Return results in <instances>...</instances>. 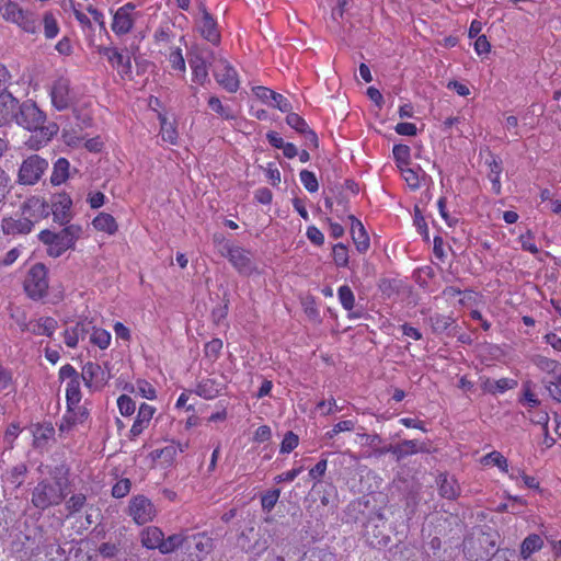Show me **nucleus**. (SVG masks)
Wrapping results in <instances>:
<instances>
[{
	"instance_id": "f257e3e1",
	"label": "nucleus",
	"mask_w": 561,
	"mask_h": 561,
	"mask_svg": "<svg viewBox=\"0 0 561 561\" xmlns=\"http://www.w3.org/2000/svg\"><path fill=\"white\" fill-rule=\"evenodd\" d=\"M14 121L30 131L39 130L45 144L58 131V126L54 123L44 126L46 114L32 101H25L22 104L18 102Z\"/></svg>"
},
{
	"instance_id": "f03ea898",
	"label": "nucleus",
	"mask_w": 561,
	"mask_h": 561,
	"mask_svg": "<svg viewBox=\"0 0 561 561\" xmlns=\"http://www.w3.org/2000/svg\"><path fill=\"white\" fill-rule=\"evenodd\" d=\"M67 486L66 478H57L55 481L44 479L32 491V504L41 511L57 506L65 500Z\"/></svg>"
},
{
	"instance_id": "7ed1b4c3",
	"label": "nucleus",
	"mask_w": 561,
	"mask_h": 561,
	"mask_svg": "<svg viewBox=\"0 0 561 561\" xmlns=\"http://www.w3.org/2000/svg\"><path fill=\"white\" fill-rule=\"evenodd\" d=\"M145 14L136 4L128 2L119 7L113 14L112 31L116 35H125L142 23Z\"/></svg>"
},
{
	"instance_id": "20e7f679",
	"label": "nucleus",
	"mask_w": 561,
	"mask_h": 561,
	"mask_svg": "<svg viewBox=\"0 0 561 561\" xmlns=\"http://www.w3.org/2000/svg\"><path fill=\"white\" fill-rule=\"evenodd\" d=\"M0 13L5 21L16 24L27 33L34 34L37 30L35 19L21 8L18 0H0Z\"/></svg>"
},
{
	"instance_id": "39448f33",
	"label": "nucleus",
	"mask_w": 561,
	"mask_h": 561,
	"mask_svg": "<svg viewBox=\"0 0 561 561\" xmlns=\"http://www.w3.org/2000/svg\"><path fill=\"white\" fill-rule=\"evenodd\" d=\"M222 255L228 259L230 264L241 275L250 276L259 273L257 265L250 250L227 242L222 247Z\"/></svg>"
},
{
	"instance_id": "423d86ee",
	"label": "nucleus",
	"mask_w": 561,
	"mask_h": 561,
	"mask_svg": "<svg viewBox=\"0 0 561 561\" xmlns=\"http://www.w3.org/2000/svg\"><path fill=\"white\" fill-rule=\"evenodd\" d=\"M50 102L57 111L70 108L76 101V95L70 87V80L66 77L56 78L48 90Z\"/></svg>"
},
{
	"instance_id": "0eeeda50",
	"label": "nucleus",
	"mask_w": 561,
	"mask_h": 561,
	"mask_svg": "<svg viewBox=\"0 0 561 561\" xmlns=\"http://www.w3.org/2000/svg\"><path fill=\"white\" fill-rule=\"evenodd\" d=\"M496 535L482 533L477 539L465 541V553L471 561H480L493 553L496 547Z\"/></svg>"
},
{
	"instance_id": "6e6552de",
	"label": "nucleus",
	"mask_w": 561,
	"mask_h": 561,
	"mask_svg": "<svg viewBox=\"0 0 561 561\" xmlns=\"http://www.w3.org/2000/svg\"><path fill=\"white\" fill-rule=\"evenodd\" d=\"M48 168V162L37 154L25 159L19 170L18 182L23 185L37 183Z\"/></svg>"
},
{
	"instance_id": "1a4fd4ad",
	"label": "nucleus",
	"mask_w": 561,
	"mask_h": 561,
	"mask_svg": "<svg viewBox=\"0 0 561 561\" xmlns=\"http://www.w3.org/2000/svg\"><path fill=\"white\" fill-rule=\"evenodd\" d=\"M24 289L33 299L42 298L48 289L47 271L43 264H35L24 280Z\"/></svg>"
},
{
	"instance_id": "9d476101",
	"label": "nucleus",
	"mask_w": 561,
	"mask_h": 561,
	"mask_svg": "<svg viewBox=\"0 0 561 561\" xmlns=\"http://www.w3.org/2000/svg\"><path fill=\"white\" fill-rule=\"evenodd\" d=\"M128 513L136 524L144 525L156 517L157 510L148 497L137 495L130 500Z\"/></svg>"
},
{
	"instance_id": "9b49d317",
	"label": "nucleus",
	"mask_w": 561,
	"mask_h": 561,
	"mask_svg": "<svg viewBox=\"0 0 561 561\" xmlns=\"http://www.w3.org/2000/svg\"><path fill=\"white\" fill-rule=\"evenodd\" d=\"M105 367L99 363L88 362L82 368L84 385L91 390H100L112 377L111 371L104 362Z\"/></svg>"
},
{
	"instance_id": "f8f14e48",
	"label": "nucleus",
	"mask_w": 561,
	"mask_h": 561,
	"mask_svg": "<svg viewBox=\"0 0 561 561\" xmlns=\"http://www.w3.org/2000/svg\"><path fill=\"white\" fill-rule=\"evenodd\" d=\"M216 81L228 92H236L239 89L237 71L225 59L216 60L213 69Z\"/></svg>"
},
{
	"instance_id": "ddd939ff",
	"label": "nucleus",
	"mask_w": 561,
	"mask_h": 561,
	"mask_svg": "<svg viewBox=\"0 0 561 561\" xmlns=\"http://www.w3.org/2000/svg\"><path fill=\"white\" fill-rule=\"evenodd\" d=\"M66 399L69 412H73L76 408L79 409L80 416L73 413V415L69 416V420L73 423L82 422L84 417H87V411L79 407L81 401V391H80V380L79 378H71L67 382L66 387Z\"/></svg>"
},
{
	"instance_id": "4468645a",
	"label": "nucleus",
	"mask_w": 561,
	"mask_h": 561,
	"mask_svg": "<svg viewBox=\"0 0 561 561\" xmlns=\"http://www.w3.org/2000/svg\"><path fill=\"white\" fill-rule=\"evenodd\" d=\"M80 232L79 227L70 226L58 233V238L54 243L47 248V253L53 257L60 256L64 252L70 249Z\"/></svg>"
},
{
	"instance_id": "2eb2a0df",
	"label": "nucleus",
	"mask_w": 561,
	"mask_h": 561,
	"mask_svg": "<svg viewBox=\"0 0 561 561\" xmlns=\"http://www.w3.org/2000/svg\"><path fill=\"white\" fill-rule=\"evenodd\" d=\"M98 51L100 55L106 57L108 62L116 68L117 72L122 77L129 76L131 73L130 58L117 48L101 46Z\"/></svg>"
},
{
	"instance_id": "dca6fc26",
	"label": "nucleus",
	"mask_w": 561,
	"mask_h": 561,
	"mask_svg": "<svg viewBox=\"0 0 561 561\" xmlns=\"http://www.w3.org/2000/svg\"><path fill=\"white\" fill-rule=\"evenodd\" d=\"M23 216L31 218L33 224L48 216L50 207L48 203L39 196L27 198L23 205Z\"/></svg>"
},
{
	"instance_id": "f3484780",
	"label": "nucleus",
	"mask_w": 561,
	"mask_h": 561,
	"mask_svg": "<svg viewBox=\"0 0 561 561\" xmlns=\"http://www.w3.org/2000/svg\"><path fill=\"white\" fill-rule=\"evenodd\" d=\"M424 451H427L425 443H419L416 439H404L397 445L390 444L389 453L394 456L397 461H401L408 456Z\"/></svg>"
},
{
	"instance_id": "a211bd4d",
	"label": "nucleus",
	"mask_w": 561,
	"mask_h": 561,
	"mask_svg": "<svg viewBox=\"0 0 561 561\" xmlns=\"http://www.w3.org/2000/svg\"><path fill=\"white\" fill-rule=\"evenodd\" d=\"M72 201L67 194H58L53 202L51 211L54 219L60 224H66L71 217Z\"/></svg>"
},
{
	"instance_id": "6ab92c4d",
	"label": "nucleus",
	"mask_w": 561,
	"mask_h": 561,
	"mask_svg": "<svg viewBox=\"0 0 561 561\" xmlns=\"http://www.w3.org/2000/svg\"><path fill=\"white\" fill-rule=\"evenodd\" d=\"M286 123L291 128H294L295 130H297L298 133H300L301 135L305 136V140L308 146H313V147L318 146V137H317L316 133L309 128L306 121L302 117H300L298 114L289 113L286 116Z\"/></svg>"
},
{
	"instance_id": "aec40b11",
	"label": "nucleus",
	"mask_w": 561,
	"mask_h": 561,
	"mask_svg": "<svg viewBox=\"0 0 561 561\" xmlns=\"http://www.w3.org/2000/svg\"><path fill=\"white\" fill-rule=\"evenodd\" d=\"M225 385L216 378L202 379L195 389V393L205 400L217 398L224 390Z\"/></svg>"
},
{
	"instance_id": "412c9836",
	"label": "nucleus",
	"mask_w": 561,
	"mask_h": 561,
	"mask_svg": "<svg viewBox=\"0 0 561 561\" xmlns=\"http://www.w3.org/2000/svg\"><path fill=\"white\" fill-rule=\"evenodd\" d=\"M32 434L33 446L37 449H44L48 446L49 442L54 439L55 428L49 422L36 424L33 426Z\"/></svg>"
},
{
	"instance_id": "4be33fe9",
	"label": "nucleus",
	"mask_w": 561,
	"mask_h": 561,
	"mask_svg": "<svg viewBox=\"0 0 561 561\" xmlns=\"http://www.w3.org/2000/svg\"><path fill=\"white\" fill-rule=\"evenodd\" d=\"M186 538V550L190 552L206 556L213 550V539L205 533L187 535Z\"/></svg>"
},
{
	"instance_id": "5701e85b",
	"label": "nucleus",
	"mask_w": 561,
	"mask_h": 561,
	"mask_svg": "<svg viewBox=\"0 0 561 561\" xmlns=\"http://www.w3.org/2000/svg\"><path fill=\"white\" fill-rule=\"evenodd\" d=\"M156 409L147 403L140 404L136 420L130 428V436L133 438L139 436L145 428L148 427Z\"/></svg>"
},
{
	"instance_id": "b1692460",
	"label": "nucleus",
	"mask_w": 561,
	"mask_h": 561,
	"mask_svg": "<svg viewBox=\"0 0 561 561\" xmlns=\"http://www.w3.org/2000/svg\"><path fill=\"white\" fill-rule=\"evenodd\" d=\"M351 220V234L354 241V244L358 252H366L369 249L370 241L369 237L363 226V224L356 219L354 216H348Z\"/></svg>"
},
{
	"instance_id": "393cba45",
	"label": "nucleus",
	"mask_w": 561,
	"mask_h": 561,
	"mask_svg": "<svg viewBox=\"0 0 561 561\" xmlns=\"http://www.w3.org/2000/svg\"><path fill=\"white\" fill-rule=\"evenodd\" d=\"M18 110V100L10 93L0 94V126H4L14 121Z\"/></svg>"
},
{
	"instance_id": "a878e982",
	"label": "nucleus",
	"mask_w": 561,
	"mask_h": 561,
	"mask_svg": "<svg viewBox=\"0 0 561 561\" xmlns=\"http://www.w3.org/2000/svg\"><path fill=\"white\" fill-rule=\"evenodd\" d=\"M364 445L370 448L369 457L380 458L390 451V444H383L379 434H358Z\"/></svg>"
},
{
	"instance_id": "bb28decb",
	"label": "nucleus",
	"mask_w": 561,
	"mask_h": 561,
	"mask_svg": "<svg viewBox=\"0 0 561 561\" xmlns=\"http://www.w3.org/2000/svg\"><path fill=\"white\" fill-rule=\"evenodd\" d=\"M188 65L192 70L193 81L205 84L208 80V67L205 58L198 53H194L188 58Z\"/></svg>"
},
{
	"instance_id": "cd10ccee",
	"label": "nucleus",
	"mask_w": 561,
	"mask_h": 561,
	"mask_svg": "<svg viewBox=\"0 0 561 561\" xmlns=\"http://www.w3.org/2000/svg\"><path fill=\"white\" fill-rule=\"evenodd\" d=\"M163 535L159 527L148 526L140 531V542L147 549L160 551Z\"/></svg>"
},
{
	"instance_id": "c85d7f7f",
	"label": "nucleus",
	"mask_w": 561,
	"mask_h": 561,
	"mask_svg": "<svg viewBox=\"0 0 561 561\" xmlns=\"http://www.w3.org/2000/svg\"><path fill=\"white\" fill-rule=\"evenodd\" d=\"M34 224L31 218L23 216L22 218H7L2 221V229L5 233H28L31 232Z\"/></svg>"
},
{
	"instance_id": "c756f323",
	"label": "nucleus",
	"mask_w": 561,
	"mask_h": 561,
	"mask_svg": "<svg viewBox=\"0 0 561 561\" xmlns=\"http://www.w3.org/2000/svg\"><path fill=\"white\" fill-rule=\"evenodd\" d=\"M534 363L547 374L543 379L558 380L561 378V364L542 355L534 357Z\"/></svg>"
},
{
	"instance_id": "7c9ffc66",
	"label": "nucleus",
	"mask_w": 561,
	"mask_h": 561,
	"mask_svg": "<svg viewBox=\"0 0 561 561\" xmlns=\"http://www.w3.org/2000/svg\"><path fill=\"white\" fill-rule=\"evenodd\" d=\"M90 322L85 323V335L89 336L90 343L101 350L107 348L111 343L110 332L101 328L90 327Z\"/></svg>"
},
{
	"instance_id": "2f4dec72",
	"label": "nucleus",
	"mask_w": 561,
	"mask_h": 561,
	"mask_svg": "<svg viewBox=\"0 0 561 561\" xmlns=\"http://www.w3.org/2000/svg\"><path fill=\"white\" fill-rule=\"evenodd\" d=\"M202 12L203 18L199 22L201 33L207 41L217 43L219 41V34L216 28V22L204 7H202Z\"/></svg>"
},
{
	"instance_id": "473e14b6",
	"label": "nucleus",
	"mask_w": 561,
	"mask_h": 561,
	"mask_svg": "<svg viewBox=\"0 0 561 561\" xmlns=\"http://www.w3.org/2000/svg\"><path fill=\"white\" fill-rule=\"evenodd\" d=\"M159 51L167 57L173 70L181 72L182 76L185 73L186 66L180 46H170L168 50L163 51L160 49Z\"/></svg>"
},
{
	"instance_id": "72a5a7b5",
	"label": "nucleus",
	"mask_w": 561,
	"mask_h": 561,
	"mask_svg": "<svg viewBox=\"0 0 561 561\" xmlns=\"http://www.w3.org/2000/svg\"><path fill=\"white\" fill-rule=\"evenodd\" d=\"M95 230L114 234L118 230V225L115 218L107 213H100L92 221Z\"/></svg>"
},
{
	"instance_id": "f704fd0d",
	"label": "nucleus",
	"mask_w": 561,
	"mask_h": 561,
	"mask_svg": "<svg viewBox=\"0 0 561 561\" xmlns=\"http://www.w3.org/2000/svg\"><path fill=\"white\" fill-rule=\"evenodd\" d=\"M439 494L448 500H454L459 495L460 489L457 481L447 474H440L438 479Z\"/></svg>"
},
{
	"instance_id": "c9c22d12",
	"label": "nucleus",
	"mask_w": 561,
	"mask_h": 561,
	"mask_svg": "<svg viewBox=\"0 0 561 561\" xmlns=\"http://www.w3.org/2000/svg\"><path fill=\"white\" fill-rule=\"evenodd\" d=\"M187 535L180 533V534H173L169 536L168 538H162V545L160 547V553L162 554H169L174 552L181 547L186 548V540Z\"/></svg>"
},
{
	"instance_id": "e433bc0d",
	"label": "nucleus",
	"mask_w": 561,
	"mask_h": 561,
	"mask_svg": "<svg viewBox=\"0 0 561 561\" xmlns=\"http://www.w3.org/2000/svg\"><path fill=\"white\" fill-rule=\"evenodd\" d=\"M69 161L65 158H59L54 164L50 183L53 185H61L65 183L69 178Z\"/></svg>"
},
{
	"instance_id": "4c0bfd02",
	"label": "nucleus",
	"mask_w": 561,
	"mask_h": 561,
	"mask_svg": "<svg viewBox=\"0 0 561 561\" xmlns=\"http://www.w3.org/2000/svg\"><path fill=\"white\" fill-rule=\"evenodd\" d=\"M543 547V540L537 534L527 536L520 545V556L527 560L534 552L539 551Z\"/></svg>"
},
{
	"instance_id": "58836bf2",
	"label": "nucleus",
	"mask_w": 561,
	"mask_h": 561,
	"mask_svg": "<svg viewBox=\"0 0 561 561\" xmlns=\"http://www.w3.org/2000/svg\"><path fill=\"white\" fill-rule=\"evenodd\" d=\"M400 171L403 180L409 185V187H411L412 190H417L421 186L423 172L421 171L420 168L413 169L409 168L408 165L405 168L400 169Z\"/></svg>"
},
{
	"instance_id": "ea45409f",
	"label": "nucleus",
	"mask_w": 561,
	"mask_h": 561,
	"mask_svg": "<svg viewBox=\"0 0 561 561\" xmlns=\"http://www.w3.org/2000/svg\"><path fill=\"white\" fill-rule=\"evenodd\" d=\"M489 174L488 178L490 182L492 183V190L494 193L500 194L501 193V173H502V167L500 161H497L495 158H493L489 162Z\"/></svg>"
},
{
	"instance_id": "a19ab883",
	"label": "nucleus",
	"mask_w": 561,
	"mask_h": 561,
	"mask_svg": "<svg viewBox=\"0 0 561 561\" xmlns=\"http://www.w3.org/2000/svg\"><path fill=\"white\" fill-rule=\"evenodd\" d=\"M208 106L224 119L231 121L237 118L234 112L229 106L224 105L217 96L208 99Z\"/></svg>"
},
{
	"instance_id": "79ce46f5",
	"label": "nucleus",
	"mask_w": 561,
	"mask_h": 561,
	"mask_svg": "<svg viewBox=\"0 0 561 561\" xmlns=\"http://www.w3.org/2000/svg\"><path fill=\"white\" fill-rule=\"evenodd\" d=\"M85 335V323H77L73 329H67L64 333L65 343L68 347L73 348L77 346L79 337L84 339Z\"/></svg>"
},
{
	"instance_id": "37998d69",
	"label": "nucleus",
	"mask_w": 561,
	"mask_h": 561,
	"mask_svg": "<svg viewBox=\"0 0 561 561\" xmlns=\"http://www.w3.org/2000/svg\"><path fill=\"white\" fill-rule=\"evenodd\" d=\"M160 119V134L164 141L170 142L171 145L176 144L178 140V131L174 127V125L167 119L165 116L159 115Z\"/></svg>"
},
{
	"instance_id": "c03bdc74",
	"label": "nucleus",
	"mask_w": 561,
	"mask_h": 561,
	"mask_svg": "<svg viewBox=\"0 0 561 561\" xmlns=\"http://www.w3.org/2000/svg\"><path fill=\"white\" fill-rule=\"evenodd\" d=\"M44 34L46 38H55L59 33V25L54 13L45 12L43 15Z\"/></svg>"
},
{
	"instance_id": "a18cd8bd",
	"label": "nucleus",
	"mask_w": 561,
	"mask_h": 561,
	"mask_svg": "<svg viewBox=\"0 0 561 561\" xmlns=\"http://www.w3.org/2000/svg\"><path fill=\"white\" fill-rule=\"evenodd\" d=\"M135 396L152 400L156 398V389L146 380L139 379L131 386Z\"/></svg>"
},
{
	"instance_id": "49530a36",
	"label": "nucleus",
	"mask_w": 561,
	"mask_h": 561,
	"mask_svg": "<svg viewBox=\"0 0 561 561\" xmlns=\"http://www.w3.org/2000/svg\"><path fill=\"white\" fill-rule=\"evenodd\" d=\"M299 561H336V558L325 549H313L304 553Z\"/></svg>"
},
{
	"instance_id": "de8ad7c7",
	"label": "nucleus",
	"mask_w": 561,
	"mask_h": 561,
	"mask_svg": "<svg viewBox=\"0 0 561 561\" xmlns=\"http://www.w3.org/2000/svg\"><path fill=\"white\" fill-rule=\"evenodd\" d=\"M481 462L483 465L496 466L504 472H507L508 470L507 459L501 453L495 450L483 456Z\"/></svg>"
},
{
	"instance_id": "09e8293b",
	"label": "nucleus",
	"mask_w": 561,
	"mask_h": 561,
	"mask_svg": "<svg viewBox=\"0 0 561 561\" xmlns=\"http://www.w3.org/2000/svg\"><path fill=\"white\" fill-rule=\"evenodd\" d=\"M410 147L407 145H396L393 147L392 153L396 160V163L399 169L405 168L410 162Z\"/></svg>"
},
{
	"instance_id": "8fccbe9b",
	"label": "nucleus",
	"mask_w": 561,
	"mask_h": 561,
	"mask_svg": "<svg viewBox=\"0 0 561 561\" xmlns=\"http://www.w3.org/2000/svg\"><path fill=\"white\" fill-rule=\"evenodd\" d=\"M64 142L71 148H79L82 146L84 137L76 128L64 129L61 134Z\"/></svg>"
},
{
	"instance_id": "3c124183",
	"label": "nucleus",
	"mask_w": 561,
	"mask_h": 561,
	"mask_svg": "<svg viewBox=\"0 0 561 561\" xmlns=\"http://www.w3.org/2000/svg\"><path fill=\"white\" fill-rule=\"evenodd\" d=\"M339 300L345 310H352L355 305V296L347 285H343L337 290Z\"/></svg>"
},
{
	"instance_id": "603ef678",
	"label": "nucleus",
	"mask_w": 561,
	"mask_h": 561,
	"mask_svg": "<svg viewBox=\"0 0 561 561\" xmlns=\"http://www.w3.org/2000/svg\"><path fill=\"white\" fill-rule=\"evenodd\" d=\"M87 497L82 493L73 494L66 502V510L68 511V515H72L75 513L80 512L85 505Z\"/></svg>"
},
{
	"instance_id": "864d4df0",
	"label": "nucleus",
	"mask_w": 561,
	"mask_h": 561,
	"mask_svg": "<svg viewBox=\"0 0 561 561\" xmlns=\"http://www.w3.org/2000/svg\"><path fill=\"white\" fill-rule=\"evenodd\" d=\"M333 260L336 266L345 267L348 264V250L343 243L333 247Z\"/></svg>"
},
{
	"instance_id": "5fc2aeb1",
	"label": "nucleus",
	"mask_w": 561,
	"mask_h": 561,
	"mask_svg": "<svg viewBox=\"0 0 561 561\" xmlns=\"http://www.w3.org/2000/svg\"><path fill=\"white\" fill-rule=\"evenodd\" d=\"M300 181L305 188L310 192L314 193L319 188L318 180L313 172H310L308 170H302L299 174Z\"/></svg>"
},
{
	"instance_id": "6e6d98bb",
	"label": "nucleus",
	"mask_w": 561,
	"mask_h": 561,
	"mask_svg": "<svg viewBox=\"0 0 561 561\" xmlns=\"http://www.w3.org/2000/svg\"><path fill=\"white\" fill-rule=\"evenodd\" d=\"M542 383L545 385L550 398L557 402H561V378L558 380L542 379Z\"/></svg>"
},
{
	"instance_id": "4d7b16f0",
	"label": "nucleus",
	"mask_w": 561,
	"mask_h": 561,
	"mask_svg": "<svg viewBox=\"0 0 561 561\" xmlns=\"http://www.w3.org/2000/svg\"><path fill=\"white\" fill-rule=\"evenodd\" d=\"M299 444V437L294 432L289 431L285 434L283 442L280 444L279 451L282 454H289L293 451Z\"/></svg>"
},
{
	"instance_id": "13d9d810",
	"label": "nucleus",
	"mask_w": 561,
	"mask_h": 561,
	"mask_svg": "<svg viewBox=\"0 0 561 561\" xmlns=\"http://www.w3.org/2000/svg\"><path fill=\"white\" fill-rule=\"evenodd\" d=\"M117 405L121 414L124 416L131 415L136 410L135 401L127 394H122L117 399Z\"/></svg>"
},
{
	"instance_id": "bf43d9fd",
	"label": "nucleus",
	"mask_w": 561,
	"mask_h": 561,
	"mask_svg": "<svg viewBox=\"0 0 561 561\" xmlns=\"http://www.w3.org/2000/svg\"><path fill=\"white\" fill-rule=\"evenodd\" d=\"M279 495H280L279 489H274L272 491L266 492L261 499L262 508L264 511L270 512L277 503Z\"/></svg>"
},
{
	"instance_id": "052dcab7",
	"label": "nucleus",
	"mask_w": 561,
	"mask_h": 561,
	"mask_svg": "<svg viewBox=\"0 0 561 561\" xmlns=\"http://www.w3.org/2000/svg\"><path fill=\"white\" fill-rule=\"evenodd\" d=\"M520 247L523 250L528 251L533 254H537L539 249L534 241V234L531 231H527L525 234L519 237Z\"/></svg>"
},
{
	"instance_id": "680f3d73",
	"label": "nucleus",
	"mask_w": 561,
	"mask_h": 561,
	"mask_svg": "<svg viewBox=\"0 0 561 561\" xmlns=\"http://www.w3.org/2000/svg\"><path fill=\"white\" fill-rule=\"evenodd\" d=\"M130 491V481L128 479H122L116 482L112 489V495L116 499L126 496Z\"/></svg>"
},
{
	"instance_id": "e2e57ef3",
	"label": "nucleus",
	"mask_w": 561,
	"mask_h": 561,
	"mask_svg": "<svg viewBox=\"0 0 561 561\" xmlns=\"http://www.w3.org/2000/svg\"><path fill=\"white\" fill-rule=\"evenodd\" d=\"M57 328V321L54 318H41L38 321V332L50 335Z\"/></svg>"
},
{
	"instance_id": "0e129e2a",
	"label": "nucleus",
	"mask_w": 561,
	"mask_h": 561,
	"mask_svg": "<svg viewBox=\"0 0 561 561\" xmlns=\"http://www.w3.org/2000/svg\"><path fill=\"white\" fill-rule=\"evenodd\" d=\"M492 385L494 388V393H503L506 390L515 388L517 386V381L510 378H501L499 380H494Z\"/></svg>"
},
{
	"instance_id": "69168bd1",
	"label": "nucleus",
	"mask_w": 561,
	"mask_h": 561,
	"mask_svg": "<svg viewBox=\"0 0 561 561\" xmlns=\"http://www.w3.org/2000/svg\"><path fill=\"white\" fill-rule=\"evenodd\" d=\"M11 179L7 172L0 169V205L4 202L11 190Z\"/></svg>"
},
{
	"instance_id": "338daca9",
	"label": "nucleus",
	"mask_w": 561,
	"mask_h": 561,
	"mask_svg": "<svg viewBox=\"0 0 561 561\" xmlns=\"http://www.w3.org/2000/svg\"><path fill=\"white\" fill-rule=\"evenodd\" d=\"M328 461L327 459H321L309 470V477L314 481H320L327 471Z\"/></svg>"
},
{
	"instance_id": "774afa93",
	"label": "nucleus",
	"mask_w": 561,
	"mask_h": 561,
	"mask_svg": "<svg viewBox=\"0 0 561 561\" xmlns=\"http://www.w3.org/2000/svg\"><path fill=\"white\" fill-rule=\"evenodd\" d=\"M515 553L508 549H496L488 561H514Z\"/></svg>"
}]
</instances>
